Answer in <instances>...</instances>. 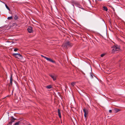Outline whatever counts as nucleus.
<instances>
[{"instance_id": "1", "label": "nucleus", "mask_w": 125, "mask_h": 125, "mask_svg": "<svg viewBox=\"0 0 125 125\" xmlns=\"http://www.w3.org/2000/svg\"><path fill=\"white\" fill-rule=\"evenodd\" d=\"M113 48L112 52H114L116 51H119L120 50V46L117 45L113 46Z\"/></svg>"}, {"instance_id": "2", "label": "nucleus", "mask_w": 125, "mask_h": 125, "mask_svg": "<svg viewBox=\"0 0 125 125\" xmlns=\"http://www.w3.org/2000/svg\"><path fill=\"white\" fill-rule=\"evenodd\" d=\"M13 55L15 57L19 59H20L22 58V57L21 54L19 53H13Z\"/></svg>"}, {"instance_id": "3", "label": "nucleus", "mask_w": 125, "mask_h": 125, "mask_svg": "<svg viewBox=\"0 0 125 125\" xmlns=\"http://www.w3.org/2000/svg\"><path fill=\"white\" fill-rule=\"evenodd\" d=\"M83 111L84 112V116L85 118H86L87 117V115L89 112L85 108L83 109Z\"/></svg>"}, {"instance_id": "4", "label": "nucleus", "mask_w": 125, "mask_h": 125, "mask_svg": "<svg viewBox=\"0 0 125 125\" xmlns=\"http://www.w3.org/2000/svg\"><path fill=\"white\" fill-rule=\"evenodd\" d=\"M41 56L42 57L44 58L46 60H47L48 61H50V62H52L53 63H55V61H53V60H52V59L51 58H49L45 56H44L42 55H41Z\"/></svg>"}, {"instance_id": "5", "label": "nucleus", "mask_w": 125, "mask_h": 125, "mask_svg": "<svg viewBox=\"0 0 125 125\" xmlns=\"http://www.w3.org/2000/svg\"><path fill=\"white\" fill-rule=\"evenodd\" d=\"M49 76L53 79V81H55L56 80V76L54 74H50Z\"/></svg>"}, {"instance_id": "6", "label": "nucleus", "mask_w": 125, "mask_h": 125, "mask_svg": "<svg viewBox=\"0 0 125 125\" xmlns=\"http://www.w3.org/2000/svg\"><path fill=\"white\" fill-rule=\"evenodd\" d=\"M28 32L31 33L32 32V28L31 27H29L27 29Z\"/></svg>"}, {"instance_id": "7", "label": "nucleus", "mask_w": 125, "mask_h": 125, "mask_svg": "<svg viewBox=\"0 0 125 125\" xmlns=\"http://www.w3.org/2000/svg\"><path fill=\"white\" fill-rule=\"evenodd\" d=\"M13 81V79L12 78V75H11L10 79V86L12 85V81Z\"/></svg>"}, {"instance_id": "8", "label": "nucleus", "mask_w": 125, "mask_h": 125, "mask_svg": "<svg viewBox=\"0 0 125 125\" xmlns=\"http://www.w3.org/2000/svg\"><path fill=\"white\" fill-rule=\"evenodd\" d=\"M103 10H105L106 11H107L108 10V9L105 6H104L103 7Z\"/></svg>"}, {"instance_id": "9", "label": "nucleus", "mask_w": 125, "mask_h": 125, "mask_svg": "<svg viewBox=\"0 0 125 125\" xmlns=\"http://www.w3.org/2000/svg\"><path fill=\"white\" fill-rule=\"evenodd\" d=\"M11 121L12 122H13L14 121L16 120V119L14 118L13 117H12L11 118Z\"/></svg>"}, {"instance_id": "10", "label": "nucleus", "mask_w": 125, "mask_h": 125, "mask_svg": "<svg viewBox=\"0 0 125 125\" xmlns=\"http://www.w3.org/2000/svg\"><path fill=\"white\" fill-rule=\"evenodd\" d=\"M114 110H115V113H117L120 111V109L117 108L115 109Z\"/></svg>"}, {"instance_id": "11", "label": "nucleus", "mask_w": 125, "mask_h": 125, "mask_svg": "<svg viewBox=\"0 0 125 125\" xmlns=\"http://www.w3.org/2000/svg\"><path fill=\"white\" fill-rule=\"evenodd\" d=\"M46 88L47 89H51L52 88V86L51 85H48L46 86Z\"/></svg>"}, {"instance_id": "12", "label": "nucleus", "mask_w": 125, "mask_h": 125, "mask_svg": "<svg viewBox=\"0 0 125 125\" xmlns=\"http://www.w3.org/2000/svg\"><path fill=\"white\" fill-rule=\"evenodd\" d=\"M75 82H72L71 83V85L72 86H73L75 84Z\"/></svg>"}, {"instance_id": "13", "label": "nucleus", "mask_w": 125, "mask_h": 125, "mask_svg": "<svg viewBox=\"0 0 125 125\" xmlns=\"http://www.w3.org/2000/svg\"><path fill=\"white\" fill-rule=\"evenodd\" d=\"M20 124V123L19 122L16 123L14 125H19Z\"/></svg>"}, {"instance_id": "14", "label": "nucleus", "mask_w": 125, "mask_h": 125, "mask_svg": "<svg viewBox=\"0 0 125 125\" xmlns=\"http://www.w3.org/2000/svg\"><path fill=\"white\" fill-rule=\"evenodd\" d=\"M12 19V16L9 17L8 18V19L9 20H11Z\"/></svg>"}, {"instance_id": "15", "label": "nucleus", "mask_w": 125, "mask_h": 125, "mask_svg": "<svg viewBox=\"0 0 125 125\" xmlns=\"http://www.w3.org/2000/svg\"><path fill=\"white\" fill-rule=\"evenodd\" d=\"M58 115H61V112H60V110L59 109H58Z\"/></svg>"}, {"instance_id": "16", "label": "nucleus", "mask_w": 125, "mask_h": 125, "mask_svg": "<svg viewBox=\"0 0 125 125\" xmlns=\"http://www.w3.org/2000/svg\"><path fill=\"white\" fill-rule=\"evenodd\" d=\"M5 6L6 8L9 10H10V9L8 6H7V5L6 4L5 5Z\"/></svg>"}, {"instance_id": "17", "label": "nucleus", "mask_w": 125, "mask_h": 125, "mask_svg": "<svg viewBox=\"0 0 125 125\" xmlns=\"http://www.w3.org/2000/svg\"><path fill=\"white\" fill-rule=\"evenodd\" d=\"M18 50V49L17 48H15L14 49V51L15 52H17Z\"/></svg>"}, {"instance_id": "18", "label": "nucleus", "mask_w": 125, "mask_h": 125, "mask_svg": "<svg viewBox=\"0 0 125 125\" xmlns=\"http://www.w3.org/2000/svg\"><path fill=\"white\" fill-rule=\"evenodd\" d=\"M66 44L67 45H70V43L69 42H67L66 43Z\"/></svg>"}, {"instance_id": "19", "label": "nucleus", "mask_w": 125, "mask_h": 125, "mask_svg": "<svg viewBox=\"0 0 125 125\" xmlns=\"http://www.w3.org/2000/svg\"><path fill=\"white\" fill-rule=\"evenodd\" d=\"M105 55V54H102L101 55V57H103Z\"/></svg>"}, {"instance_id": "20", "label": "nucleus", "mask_w": 125, "mask_h": 125, "mask_svg": "<svg viewBox=\"0 0 125 125\" xmlns=\"http://www.w3.org/2000/svg\"><path fill=\"white\" fill-rule=\"evenodd\" d=\"M12 123V122L11 121L10 122H9V123L8 124V125H11Z\"/></svg>"}, {"instance_id": "21", "label": "nucleus", "mask_w": 125, "mask_h": 125, "mask_svg": "<svg viewBox=\"0 0 125 125\" xmlns=\"http://www.w3.org/2000/svg\"><path fill=\"white\" fill-rule=\"evenodd\" d=\"M14 19L15 20H17L18 19V17L16 16H15L14 17Z\"/></svg>"}, {"instance_id": "22", "label": "nucleus", "mask_w": 125, "mask_h": 125, "mask_svg": "<svg viewBox=\"0 0 125 125\" xmlns=\"http://www.w3.org/2000/svg\"><path fill=\"white\" fill-rule=\"evenodd\" d=\"M112 110H110L109 111V112L111 113H112Z\"/></svg>"}, {"instance_id": "23", "label": "nucleus", "mask_w": 125, "mask_h": 125, "mask_svg": "<svg viewBox=\"0 0 125 125\" xmlns=\"http://www.w3.org/2000/svg\"><path fill=\"white\" fill-rule=\"evenodd\" d=\"M59 117L60 118H61V115H59Z\"/></svg>"}, {"instance_id": "24", "label": "nucleus", "mask_w": 125, "mask_h": 125, "mask_svg": "<svg viewBox=\"0 0 125 125\" xmlns=\"http://www.w3.org/2000/svg\"><path fill=\"white\" fill-rule=\"evenodd\" d=\"M98 0L100 1H102V0Z\"/></svg>"}, {"instance_id": "25", "label": "nucleus", "mask_w": 125, "mask_h": 125, "mask_svg": "<svg viewBox=\"0 0 125 125\" xmlns=\"http://www.w3.org/2000/svg\"><path fill=\"white\" fill-rule=\"evenodd\" d=\"M28 125H31L30 124H29Z\"/></svg>"}]
</instances>
